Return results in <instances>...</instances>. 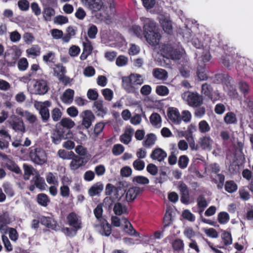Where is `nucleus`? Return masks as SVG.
Here are the masks:
<instances>
[{
    "label": "nucleus",
    "instance_id": "nucleus-1",
    "mask_svg": "<svg viewBox=\"0 0 253 253\" xmlns=\"http://www.w3.org/2000/svg\"><path fill=\"white\" fill-rule=\"evenodd\" d=\"M29 157L34 163L38 165H42L47 161L45 151L40 147H30Z\"/></svg>",
    "mask_w": 253,
    "mask_h": 253
},
{
    "label": "nucleus",
    "instance_id": "nucleus-2",
    "mask_svg": "<svg viewBox=\"0 0 253 253\" xmlns=\"http://www.w3.org/2000/svg\"><path fill=\"white\" fill-rule=\"evenodd\" d=\"M201 92L207 99L211 100L213 103L219 100L221 98L218 91H214L211 85L207 83L202 85Z\"/></svg>",
    "mask_w": 253,
    "mask_h": 253
},
{
    "label": "nucleus",
    "instance_id": "nucleus-3",
    "mask_svg": "<svg viewBox=\"0 0 253 253\" xmlns=\"http://www.w3.org/2000/svg\"><path fill=\"white\" fill-rule=\"evenodd\" d=\"M183 97L186 99L187 104L191 107H198L203 103L202 96L197 92L187 91L184 93Z\"/></svg>",
    "mask_w": 253,
    "mask_h": 253
},
{
    "label": "nucleus",
    "instance_id": "nucleus-4",
    "mask_svg": "<svg viewBox=\"0 0 253 253\" xmlns=\"http://www.w3.org/2000/svg\"><path fill=\"white\" fill-rule=\"evenodd\" d=\"M51 105V103L48 100L44 102H36L34 104L35 107L39 111L43 122H47L49 119L50 114L48 108Z\"/></svg>",
    "mask_w": 253,
    "mask_h": 253
},
{
    "label": "nucleus",
    "instance_id": "nucleus-5",
    "mask_svg": "<svg viewBox=\"0 0 253 253\" xmlns=\"http://www.w3.org/2000/svg\"><path fill=\"white\" fill-rule=\"evenodd\" d=\"M104 1L100 10L103 13L100 14V16L109 19L115 15L116 12L115 3L114 0H104Z\"/></svg>",
    "mask_w": 253,
    "mask_h": 253
},
{
    "label": "nucleus",
    "instance_id": "nucleus-6",
    "mask_svg": "<svg viewBox=\"0 0 253 253\" xmlns=\"http://www.w3.org/2000/svg\"><path fill=\"white\" fill-rule=\"evenodd\" d=\"M75 125V122L69 118H64L56 125L67 134V137L73 138V134L71 130Z\"/></svg>",
    "mask_w": 253,
    "mask_h": 253
},
{
    "label": "nucleus",
    "instance_id": "nucleus-7",
    "mask_svg": "<svg viewBox=\"0 0 253 253\" xmlns=\"http://www.w3.org/2000/svg\"><path fill=\"white\" fill-rule=\"evenodd\" d=\"M8 122L11 128L16 132L23 133L25 131V126L21 118L15 115H12Z\"/></svg>",
    "mask_w": 253,
    "mask_h": 253
},
{
    "label": "nucleus",
    "instance_id": "nucleus-8",
    "mask_svg": "<svg viewBox=\"0 0 253 253\" xmlns=\"http://www.w3.org/2000/svg\"><path fill=\"white\" fill-rule=\"evenodd\" d=\"M39 219H40L41 224L47 228L56 231L59 230L60 229V227L57 221L52 217L42 215L39 217Z\"/></svg>",
    "mask_w": 253,
    "mask_h": 253
},
{
    "label": "nucleus",
    "instance_id": "nucleus-9",
    "mask_svg": "<svg viewBox=\"0 0 253 253\" xmlns=\"http://www.w3.org/2000/svg\"><path fill=\"white\" fill-rule=\"evenodd\" d=\"M84 6L93 14L101 10L103 6L101 0H83Z\"/></svg>",
    "mask_w": 253,
    "mask_h": 253
},
{
    "label": "nucleus",
    "instance_id": "nucleus-10",
    "mask_svg": "<svg viewBox=\"0 0 253 253\" xmlns=\"http://www.w3.org/2000/svg\"><path fill=\"white\" fill-rule=\"evenodd\" d=\"M67 220L68 224L74 228L75 235L76 234L77 231L82 228L81 220L74 212H72L67 215Z\"/></svg>",
    "mask_w": 253,
    "mask_h": 253
},
{
    "label": "nucleus",
    "instance_id": "nucleus-11",
    "mask_svg": "<svg viewBox=\"0 0 253 253\" xmlns=\"http://www.w3.org/2000/svg\"><path fill=\"white\" fill-rule=\"evenodd\" d=\"M35 94L39 95L45 94L48 90L47 82L45 80H37L34 85Z\"/></svg>",
    "mask_w": 253,
    "mask_h": 253
},
{
    "label": "nucleus",
    "instance_id": "nucleus-12",
    "mask_svg": "<svg viewBox=\"0 0 253 253\" xmlns=\"http://www.w3.org/2000/svg\"><path fill=\"white\" fill-rule=\"evenodd\" d=\"M51 138L52 142L55 144H59L62 140L72 138L71 137H67V134L61 128L57 126L53 130Z\"/></svg>",
    "mask_w": 253,
    "mask_h": 253
},
{
    "label": "nucleus",
    "instance_id": "nucleus-13",
    "mask_svg": "<svg viewBox=\"0 0 253 253\" xmlns=\"http://www.w3.org/2000/svg\"><path fill=\"white\" fill-rule=\"evenodd\" d=\"M133 76L130 75L128 77H124L122 78L123 86L128 93H135L138 88V86L133 85L132 79Z\"/></svg>",
    "mask_w": 253,
    "mask_h": 253
},
{
    "label": "nucleus",
    "instance_id": "nucleus-14",
    "mask_svg": "<svg viewBox=\"0 0 253 253\" xmlns=\"http://www.w3.org/2000/svg\"><path fill=\"white\" fill-rule=\"evenodd\" d=\"M167 115L169 119L175 125L181 122V117L178 110L174 107H169L168 110Z\"/></svg>",
    "mask_w": 253,
    "mask_h": 253
},
{
    "label": "nucleus",
    "instance_id": "nucleus-15",
    "mask_svg": "<svg viewBox=\"0 0 253 253\" xmlns=\"http://www.w3.org/2000/svg\"><path fill=\"white\" fill-rule=\"evenodd\" d=\"M72 160L70 164V167L72 170H77L80 167L84 166L87 162V160H85L84 157H80L76 155L73 156L71 159Z\"/></svg>",
    "mask_w": 253,
    "mask_h": 253
},
{
    "label": "nucleus",
    "instance_id": "nucleus-16",
    "mask_svg": "<svg viewBox=\"0 0 253 253\" xmlns=\"http://www.w3.org/2000/svg\"><path fill=\"white\" fill-rule=\"evenodd\" d=\"M55 74H56L59 80L64 83L65 84L69 83V78L64 76L66 72L65 67L62 65L58 64L56 65V67L54 69Z\"/></svg>",
    "mask_w": 253,
    "mask_h": 253
},
{
    "label": "nucleus",
    "instance_id": "nucleus-17",
    "mask_svg": "<svg viewBox=\"0 0 253 253\" xmlns=\"http://www.w3.org/2000/svg\"><path fill=\"white\" fill-rule=\"evenodd\" d=\"M147 42L151 45L159 44L161 36L159 32H153L144 36Z\"/></svg>",
    "mask_w": 253,
    "mask_h": 253
},
{
    "label": "nucleus",
    "instance_id": "nucleus-18",
    "mask_svg": "<svg viewBox=\"0 0 253 253\" xmlns=\"http://www.w3.org/2000/svg\"><path fill=\"white\" fill-rule=\"evenodd\" d=\"M84 116L82 121V125L85 128H88L95 120V116L90 110H85L83 112Z\"/></svg>",
    "mask_w": 253,
    "mask_h": 253
},
{
    "label": "nucleus",
    "instance_id": "nucleus-19",
    "mask_svg": "<svg viewBox=\"0 0 253 253\" xmlns=\"http://www.w3.org/2000/svg\"><path fill=\"white\" fill-rule=\"evenodd\" d=\"M167 156V153L160 148L154 149L150 155V157L152 159L158 160L160 162L163 161Z\"/></svg>",
    "mask_w": 253,
    "mask_h": 253
},
{
    "label": "nucleus",
    "instance_id": "nucleus-20",
    "mask_svg": "<svg viewBox=\"0 0 253 253\" xmlns=\"http://www.w3.org/2000/svg\"><path fill=\"white\" fill-rule=\"evenodd\" d=\"M142 191L143 189L139 187H132L129 188L126 194V201L128 202L133 201Z\"/></svg>",
    "mask_w": 253,
    "mask_h": 253
},
{
    "label": "nucleus",
    "instance_id": "nucleus-21",
    "mask_svg": "<svg viewBox=\"0 0 253 253\" xmlns=\"http://www.w3.org/2000/svg\"><path fill=\"white\" fill-rule=\"evenodd\" d=\"M4 167L6 168L7 169L11 171L16 174H21L22 171L19 166L15 163V162L12 160L7 159L4 163Z\"/></svg>",
    "mask_w": 253,
    "mask_h": 253
},
{
    "label": "nucleus",
    "instance_id": "nucleus-22",
    "mask_svg": "<svg viewBox=\"0 0 253 253\" xmlns=\"http://www.w3.org/2000/svg\"><path fill=\"white\" fill-rule=\"evenodd\" d=\"M171 244L174 253H179L184 251V243L182 239L175 238L172 241Z\"/></svg>",
    "mask_w": 253,
    "mask_h": 253
},
{
    "label": "nucleus",
    "instance_id": "nucleus-23",
    "mask_svg": "<svg viewBox=\"0 0 253 253\" xmlns=\"http://www.w3.org/2000/svg\"><path fill=\"white\" fill-rule=\"evenodd\" d=\"M212 140L209 136H205L200 138L198 143L203 150H210L211 148Z\"/></svg>",
    "mask_w": 253,
    "mask_h": 253
},
{
    "label": "nucleus",
    "instance_id": "nucleus-24",
    "mask_svg": "<svg viewBox=\"0 0 253 253\" xmlns=\"http://www.w3.org/2000/svg\"><path fill=\"white\" fill-rule=\"evenodd\" d=\"M156 23L150 19H147L145 21L143 26V35H147V34L151 33L156 31Z\"/></svg>",
    "mask_w": 253,
    "mask_h": 253
},
{
    "label": "nucleus",
    "instance_id": "nucleus-25",
    "mask_svg": "<svg viewBox=\"0 0 253 253\" xmlns=\"http://www.w3.org/2000/svg\"><path fill=\"white\" fill-rule=\"evenodd\" d=\"M36 201L39 205L43 207H46L50 202L48 196L44 193H40L38 194Z\"/></svg>",
    "mask_w": 253,
    "mask_h": 253
},
{
    "label": "nucleus",
    "instance_id": "nucleus-26",
    "mask_svg": "<svg viewBox=\"0 0 253 253\" xmlns=\"http://www.w3.org/2000/svg\"><path fill=\"white\" fill-rule=\"evenodd\" d=\"M197 206L198 208V212L201 214L208 206V203L203 195H200L197 199Z\"/></svg>",
    "mask_w": 253,
    "mask_h": 253
},
{
    "label": "nucleus",
    "instance_id": "nucleus-27",
    "mask_svg": "<svg viewBox=\"0 0 253 253\" xmlns=\"http://www.w3.org/2000/svg\"><path fill=\"white\" fill-rule=\"evenodd\" d=\"M101 231L102 235L109 236L111 234V226L105 219L100 221Z\"/></svg>",
    "mask_w": 253,
    "mask_h": 253
},
{
    "label": "nucleus",
    "instance_id": "nucleus-28",
    "mask_svg": "<svg viewBox=\"0 0 253 253\" xmlns=\"http://www.w3.org/2000/svg\"><path fill=\"white\" fill-rule=\"evenodd\" d=\"M103 185L100 183H97L93 185L88 190V194L90 196L93 197L99 195L103 189Z\"/></svg>",
    "mask_w": 253,
    "mask_h": 253
},
{
    "label": "nucleus",
    "instance_id": "nucleus-29",
    "mask_svg": "<svg viewBox=\"0 0 253 253\" xmlns=\"http://www.w3.org/2000/svg\"><path fill=\"white\" fill-rule=\"evenodd\" d=\"M74 94V90L68 88L63 93L61 100L64 103H71L73 100Z\"/></svg>",
    "mask_w": 253,
    "mask_h": 253
},
{
    "label": "nucleus",
    "instance_id": "nucleus-30",
    "mask_svg": "<svg viewBox=\"0 0 253 253\" xmlns=\"http://www.w3.org/2000/svg\"><path fill=\"white\" fill-rule=\"evenodd\" d=\"M94 107H95L96 109V113L97 116L103 117L106 114L107 112L103 108L102 100H99L94 101Z\"/></svg>",
    "mask_w": 253,
    "mask_h": 253
},
{
    "label": "nucleus",
    "instance_id": "nucleus-31",
    "mask_svg": "<svg viewBox=\"0 0 253 253\" xmlns=\"http://www.w3.org/2000/svg\"><path fill=\"white\" fill-rule=\"evenodd\" d=\"M149 119L152 126L158 128L161 126L162 120L159 114L153 113L151 114Z\"/></svg>",
    "mask_w": 253,
    "mask_h": 253
},
{
    "label": "nucleus",
    "instance_id": "nucleus-32",
    "mask_svg": "<svg viewBox=\"0 0 253 253\" xmlns=\"http://www.w3.org/2000/svg\"><path fill=\"white\" fill-rule=\"evenodd\" d=\"M161 24L165 33L169 35L172 33V26L171 21L165 19L161 20Z\"/></svg>",
    "mask_w": 253,
    "mask_h": 253
},
{
    "label": "nucleus",
    "instance_id": "nucleus-33",
    "mask_svg": "<svg viewBox=\"0 0 253 253\" xmlns=\"http://www.w3.org/2000/svg\"><path fill=\"white\" fill-rule=\"evenodd\" d=\"M153 76L159 80H165L168 76L167 72L163 69L156 68L153 70Z\"/></svg>",
    "mask_w": 253,
    "mask_h": 253
},
{
    "label": "nucleus",
    "instance_id": "nucleus-34",
    "mask_svg": "<svg viewBox=\"0 0 253 253\" xmlns=\"http://www.w3.org/2000/svg\"><path fill=\"white\" fill-rule=\"evenodd\" d=\"M224 188L228 193H232L237 191L238 185L233 180H228L225 182Z\"/></svg>",
    "mask_w": 253,
    "mask_h": 253
},
{
    "label": "nucleus",
    "instance_id": "nucleus-35",
    "mask_svg": "<svg viewBox=\"0 0 253 253\" xmlns=\"http://www.w3.org/2000/svg\"><path fill=\"white\" fill-rule=\"evenodd\" d=\"M33 180L34 181V185L37 188L41 190L45 189L46 183H45L44 179L42 177H41L39 175H36L33 178Z\"/></svg>",
    "mask_w": 253,
    "mask_h": 253
},
{
    "label": "nucleus",
    "instance_id": "nucleus-36",
    "mask_svg": "<svg viewBox=\"0 0 253 253\" xmlns=\"http://www.w3.org/2000/svg\"><path fill=\"white\" fill-rule=\"evenodd\" d=\"M113 210L114 213L118 215H120L123 213H127L128 212L126 207L125 206H123L119 202L115 204Z\"/></svg>",
    "mask_w": 253,
    "mask_h": 253
},
{
    "label": "nucleus",
    "instance_id": "nucleus-37",
    "mask_svg": "<svg viewBox=\"0 0 253 253\" xmlns=\"http://www.w3.org/2000/svg\"><path fill=\"white\" fill-rule=\"evenodd\" d=\"M125 225V231L126 233L131 236H138L139 233L134 229L132 226L131 224L127 219H126Z\"/></svg>",
    "mask_w": 253,
    "mask_h": 253
},
{
    "label": "nucleus",
    "instance_id": "nucleus-38",
    "mask_svg": "<svg viewBox=\"0 0 253 253\" xmlns=\"http://www.w3.org/2000/svg\"><path fill=\"white\" fill-rule=\"evenodd\" d=\"M26 53L28 56H32L34 58L39 56L41 53V49L39 45L33 46L26 50Z\"/></svg>",
    "mask_w": 253,
    "mask_h": 253
},
{
    "label": "nucleus",
    "instance_id": "nucleus-39",
    "mask_svg": "<svg viewBox=\"0 0 253 253\" xmlns=\"http://www.w3.org/2000/svg\"><path fill=\"white\" fill-rule=\"evenodd\" d=\"M230 220L229 214L225 211L220 212L217 215V220L221 224H225Z\"/></svg>",
    "mask_w": 253,
    "mask_h": 253
},
{
    "label": "nucleus",
    "instance_id": "nucleus-40",
    "mask_svg": "<svg viewBox=\"0 0 253 253\" xmlns=\"http://www.w3.org/2000/svg\"><path fill=\"white\" fill-rule=\"evenodd\" d=\"M197 128L196 126L193 124H191L188 127L187 130L184 131V133L186 134L185 135L186 136V139L188 141H193L194 142V138L193 137V132L196 131Z\"/></svg>",
    "mask_w": 253,
    "mask_h": 253
},
{
    "label": "nucleus",
    "instance_id": "nucleus-41",
    "mask_svg": "<svg viewBox=\"0 0 253 253\" xmlns=\"http://www.w3.org/2000/svg\"><path fill=\"white\" fill-rule=\"evenodd\" d=\"M224 121L227 124H233L237 122L235 114L232 112H228L224 117Z\"/></svg>",
    "mask_w": 253,
    "mask_h": 253
},
{
    "label": "nucleus",
    "instance_id": "nucleus-42",
    "mask_svg": "<svg viewBox=\"0 0 253 253\" xmlns=\"http://www.w3.org/2000/svg\"><path fill=\"white\" fill-rule=\"evenodd\" d=\"M55 14V10L50 7H46L43 11V16L46 21H50L52 16Z\"/></svg>",
    "mask_w": 253,
    "mask_h": 253
},
{
    "label": "nucleus",
    "instance_id": "nucleus-43",
    "mask_svg": "<svg viewBox=\"0 0 253 253\" xmlns=\"http://www.w3.org/2000/svg\"><path fill=\"white\" fill-rule=\"evenodd\" d=\"M23 169L24 171L23 178L25 180H28L30 179V176L33 174L34 168L31 166L24 164Z\"/></svg>",
    "mask_w": 253,
    "mask_h": 253
},
{
    "label": "nucleus",
    "instance_id": "nucleus-44",
    "mask_svg": "<svg viewBox=\"0 0 253 253\" xmlns=\"http://www.w3.org/2000/svg\"><path fill=\"white\" fill-rule=\"evenodd\" d=\"M178 153V151L176 147H173L172 148V151L168 158V162L169 165H173L176 163V155Z\"/></svg>",
    "mask_w": 253,
    "mask_h": 253
},
{
    "label": "nucleus",
    "instance_id": "nucleus-45",
    "mask_svg": "<svg viewBox=\"0 0 253 253\" xmlns=\"http://www.w3.org/2000/svg\"><path fill=\"white\" fill-rule=\"evenodd\" d=\"M10 222L9 213L6 211L0 215V229H1L5 225L9 224Z\"/></svg>",
    "mask_w": 253,
    "mask_h": 253
},
{
    "label": "nucleus",
    "instance_id": "nucleus-46",
    "mask_svg": "<svg viewBox=\"0 0 253 253\" xmlns=\"http://www.w3.org/2000/svg\"><path fill=\"white\" fill-rule=\"evenodd\" d=\"M199 130L200 132L205 133L209 132L211 127L208 122L205 120H202L199 123Z\"/></svg>",
    "mask_w": 253,
    "mask_h": 253
},
{
    "label": "nucleus",
    "instance_id": "nucleus-47",
    "mask_svg": "<svg viewBox=\"0 0 253 253\" xmlns=\"http://www.w3.org/2000/svg\"><path fill=\"white\" fill-rule=\"evenodd\" d=\"M221 238L225 246H228L232 244V238L230 232L224 231L221 235Z\"/></svg>",
    "mask_w": 253,
    "mask_h": 253
},
{
    "label": "nucleus",
    "instance_id": "nucleus-48",
    "mask_svg": "<svg viewBox=\"0 0 253 253\" xmlns=\"http://www.w3.org/2000/svg\"><path fill=\"white\" fill-rule=\"evenodd\" d=\"M58 154L59 156L63 159H71L73 156H75V154L73 151H66L62 149H60L58 152Z\"/></svg>",
    "mask_w": 253,
    "mask_h": 253
},
{
    "label": "nucleus",
    "instance_id": "nucleus-49",
    "mask_svg": "<svg viewBox=\"0 0 253 253\" xmlns=\"http://www.w3.org/2000/svg\"><path fill=\"white\" fill-rule=\"evenodd\" d=\"M29 63L27 59L23 57L20 58L17 62V67L19 71H24L26 70L28 67Z\"/></svg>",
    "mask_w": 253,
    "mask_h": 253
},
{
    "label": "nucleus",
    "instance_id": "nucleus-50",
    "mask_svg": "<svg viewBox=\"0 0 253 253\" xmlns=\"http://www.w3.org/2000/svg\"><path fill=\"white\" fill-rule=\"evenodd\" d=\"M172 214L167 211L163 218L164 228H166L172 224Z\"/></svg>",
    "mask_w": 253,
    "mask_h": 253
},
{
    "label": "nucleus",
    "instance_id": "nucleus-51",
    "mask_svg": "<svg viewBox=\"0 0 253 253\" xmlns=\"http://www.w3.org/2000/svg\"><path fill=\"white\" fill-rule=\"evenodd\" d=\"M51 115L52 119L54 122H58L61 119L62 113L60 109L55 108L51 111Z\"/></svg>",
    "mask_w": 253,
    "mask_h": 253
},
{
    "label": "nucleus",
    "instance_id": "nucleus-52",
    "mask_svg": "<svg viewBox=\"0 0 253 253\" xmlns=\"http://www.w3.org/2000/svg\"><path fill=\"white\" fill-rule=\"evenodd\" d=\"M221 60L222 64L227 68H229L233 63V57L226 54L222 56Z\"/></svg>",
    "mask_w": 253,
    "mask_h": 253
},
{
    "label": "nucleus",
    "instance_id": "nucleus-53",
    "mask_svg": "<svg viewBox=\"0 0 253 253\" xmlns=\"http://www.w3.org/2000/svg\"><path fill=\"white\" fill-rule=\"evenodd\" d=\"M132 182L139 184L146 185L149 183V179L142 175L134 176L132 179Z\"/></svg>",
    "mask_w": 253,
    "mask_h": 253
},
{
    "label": "nucleus",
    "instance_id": "nucleus-54",
    "mask_svg": "<svg viewBox=\"0 0 253 253\" xmlns=\"http://www.w3.org/2000/svg\"><path fill=\"white\" fill-rule=\"evenodd\" d=\"M156 92L159 95L166 96L169 94V90L166 86L160 85L157 86Z\"/></svg>",
    "mask_w": 253,
    "mask_h": 253
},
{
    "label": "nucleus",
    "instance_id": "nucleus-55",
    "mask_svg": "<svg viewBox=\"0 0 253 253\" xmlns=\"http://www.w3.org/2000/svg\"><path fill=\"white\" fill-rule=\"evenodd\" d=\"M86 42H83V51L89 54H91L93 50V46L91 42L87 37H85Z\"/></svg>",
    "mask_w": 253,
    "mask_h": 253
},
{
    "label": "nucleus",
    "instance_id": "nucleus-56",
    "mask_svg": "<svg viewBox=\"0 0 253 253\" xmlns=\"http://www.w3.org/2000/svg\"><path fill=\"white\" fill-rule=\"evenodd\" d=\"M189 162V159L186 155H182L179 158L178 165L181 169H184L187 167Z\"/></svg>",
    "mask_w": 253,
    "mask_h": 253
},
{
    "label": "nucleus",
    "instance_id": "nucleus-57",
    "mask_svg": "<svg viewBox=\"0 0 253 253\" xmlns=\"http://www.w3.org/2000/svg\"><path fill=\"white\" fill-rule=\"evenodd\" d=\"M98 32V29L96 25L91 24L89 26L87 31V35L91 39H93L96 38V36Z\"/></svg>",
    "mask_w": 253,
    "mask_h": 253
},
{
    "label": "nucleus",
    "instance_id": "nucleus-58",
    "mask_svg": "<svg viewBox=\"0 0 253 253\" xmlns=\"http://www.w3.org/2000/svg\"><path fill=\"white\" fill-rule=\"evenodd\" d=\"M156 140V137L154 134L150 133L147 134V138L144 142L143 145L145 146H150L154 144Z\"/></svg>",
    "mask_w": 253,
    "mask_h": 253
},
{
    "label": "nucleus",
    "instance_id": "nucleus-59",
    "mask_svg": "<svg viewBox=\"0 0 253 253\" xmlns=\"http://www.w3.org/2000/svg\"><path fill=\"white\" fill-rule=\"evenodd\" d=\"M103 208L102 204H98L94 209L93 212L95 217L100 221L102 220Z\"/></svg>",
    "mask_w": 253,
    "mask_h": 253
},
{
    "label": "nucleus",
    "instance_id": "nucleus-60",
    "mask_svg": "<svg viewBox=\"0 0 253 253\" xmlns=\"http://www.w3.org/2000/svg\"><path fill=\"white\" fill-rule=\"evenodd\" d=\"M58 178L52 172H49L46 176L47 182L49 184H56L58 183Z\"/></svg>",
    "mask_w": 253,
    "mask_h": 253
},
{
    "label": "nucleus",
    "instance_id": "nucleus-61",
    "mask_svg": "<svg viewBox=\"0 0 253 253\" xmlns=\"http://www.w3.org/2000/svg\"><path fill=\"white\" fill-rule=\"evenodd\" d=\"M124 151V147L120 144H115L112 148V153L115 156H119Z\"/></svg>",
    "mask_w": 253,
    "mask_h": 253
},
{
    "label": "nucleus",
    "instance_id": "nucleus-62",
    "mask_svg": "<svg viewBox=\"0 0 253 253\" xmlns=\"http://www.w3.org/2000/svg\"><path fill=\"white\" fill-rule=\"evenodd\" d=\"M17 5L21 11H27L29 8L30 3L27 0H19Z\"/></svg>",
    "mask_w": 253,
    "mask_h": 253
},
{
    "label": "nucleus",
    "instance_id": "nucleus-63",
    "mask_svg": "<svg viewBox=\"0 0 253 253\" xmlns=\"http://www.w3.org/2000/svg\"><path fill=\"white\" fill-rule=\"evenodd\" d=\"M182 215L184 219H186L188 221L193 222L195 220V216L188 210H184L182 212Z\"/></svg>",
    "mask_w": 253,
    "mask_h": 253
},
{
    "label": "nucleus",
    "instance_id": "nucleus-64",
    "mask_svg": "<svg viewBox=\"0 0 253 253\" xmlns=\"http://www.w3.org/2000/svg\"><path fill=\"white\" fill-rule=\"evenodd\" d=\"M130 30L133 32V34L138 38H142L143 35L141 27L138 25H133L130 29Z\"/></svg>",
    "mask_w": 253,
    "mask_h": 253
}]
</instances>
